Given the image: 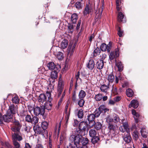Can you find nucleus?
<instances>
[{
    "mask_svg": "<svg viewBox=\"0 0 148 148\" xmlns=\"http://www.w3.org/2000/svg\"><path fill=\"white\" fill-rule=\"evenodd\" d=\"M18 108L16 106L13 104H11L7 110L6 114L10 118H12L14 115L17 112Z\"/></svg>",
    "mask_w": 148,
    "mask_h": 148,
    "instance_id": "obj_1",
    "label": "nucleus"
},
{
    "mask_svg": "<svg viewBox=\"0 0 148 148\" xmlns=\"http://www.w3.org/2000/svg\"><path fill=\"white\" fill-rule=\"evenodd\" d=\"M51 94L50 92H48L47 93V96L48 97V99L45 102V105L44 106V107L45 111V109L49 110H51L52 108V104L51 102L52 100V98L51 97Z\"/></svg>",
    "mask_w": 148,
    "mask_h": 148,
    "instance_id": "obj_2",
    "label": "nucleus"
},
{
    "mask_svg": "<svg viewBox=\"0 0 148 148\" xmlns=\"http://www.w3.org/2000/svg\"><path fill=\"white\" fill-rule=\"evenodd\" d=\"M13 126L11 127V130L14 132L19 133L22 126L21 124L17 120L14 119L13 121Z\"/></svg>",
    "mask_w": 148,
    "mask_h": 148,
    "instance_id": "obj_3",
    "label": "nucleus"
},
{
    "mask_svg": "<svg viewBox=\"0 0 148 148\" xmlns=\"http://www.w3.org/2000/svg\"><path fill=\"white\" fill-rule=\"evenodd\" d=\"M82 138L79 134H72L71 135L69 138L70 140L75 144L79 145L81 143V141Z\"/></svg>",
    "mask_w": 148,
    "mask_h": 148,
    "instance_id": "obj_4",
    "label": "nucleus"
},
{
    "mask_svg": "<svg viewBox=\"0 0 148 148\" xmlns=\"http://www.w3.org/2000/svg\"><path fill=\"white\" fill-rule=\"evenodd\" d=\"M33 110L34 114V115L37 116L39 114L42 116L45 114V109L44 106H40V107L37 106L32 108Z\"/></svg>",
    "mask_w": 148,
    "mask_h": 148,
    "instance_id": "obj_5",
    "label": "nucleus"
},
{
    "mask_svg": "<svg viewBox=\"0 0 148 148\" xmlns=\"http://www.w3.org/2000/svg\"><path fill=\"white\" fill-rule=\"evenodd\" d=\"M19 133L15 132L12 135L13 144L14 146L21 145L17 141H20L23 139L22 137L19 135Z\"/></svg>",
    "mask_w": 148,
    "mask_h": 148,
    "instance_id": "obj_6",
    "label": "nucleus"
},
{
    "mask_svg": "<svg viewBox=\"0 0 148 148\" xmlns=\"http://www.w3.org/2000/svg\"><path fill=\"white\" fill-rule=\"evenodd\" d=\"M64 86V82L62 79L61 77H60L59 79L57 87V91L58 94V97L61 95Z\"/></svg>",
    "mask_w": 148,
    "mask_h": 148,
    "instance_id": "obj_7",
    "label": "nucleus"
},
{
    "mask_svg": "<svg viewBox=\"0 0 148 148\" xmlns=\"http://www.w3.org/2000/svg\"><path fill=\"white\" fill-rule=\"evenodd\" d=\"M119 49L118 47L115 49L114 51H111L109 56V58L110 61H112L114 59L116 60L119 55Z\"/></svg>",
    "mask_w": 148,
    "mask_h": 148,
    "instance_id": "obj_8",
    "label": "nucleus"
},
{
    "mask_svg": "<svg viewBox=\"0 0 148 148\" xmlns=\"http://www.w3.org/2000/svg\"><path fill=\"white\" fill-rule=\"evenodd\" d=\"M112 44L110 42L107 45L105 43H102L100 49L102 51H107L108 52H110L111 49Z\"/></svg>",
    "mask_w": 148,
    "mask_h": 148,
    "instance_id": "obj_9",
    "label": "nucleus"
},
{
    "mask_svg": "<svg viewBox=\"0 0 148 148\" xmlns=\"http://www.w3.org/2000/svg\"><path fill=\"white\" fill-rule=\"evenodd\" d=\"M60 66L58 65L56 68V69L53 71H52L51 73V79H55L58 77V73L59 72L60 69Z\"/></svg>",
    "mask_w": 148,
    "mask_h": 148,
    "instance_id": "obj_10",
    "label": "nucleus"
},
{
    "mask_svg": "<svg viewBox=\"0 0 148 148\" xmlns=\"http://www.w3.org/2000/svg\"><path fill=\"white\" fill-rule=\"evenodd\" d=\"M93 11L92 7L90 4H86L85 8L83 11V13L84 16L90 14Z\"/></svg>",
    "mask_w": 148,
    "mask_h": 148,
    "instance_id": "obj_11",
    "label": "nucleus"
},
{
    "mask_svg": "<svg viewBox=\"0 0 148 148\" xmlns=\"http://www.w3.org/2000/svg\"><path fill=\"white\" fill-rule=\"evenodd\" d=\"M77 43V42L75 41L73 45H71L70 44L69 45L67 49L69 52V54L70 56L72 55L74 52Z\"/></svg>",
    "mask_w": 148,
    "mask_h": 148,
    "instance_id": "obj_12",
    "label": "nucleus"
},
{
    "mask_svg": "<svg viewBox=\"0 0 148 148\" xmlns=\"http://www.w3.org/2000/svg\"><path fill=\"white\" fill-rule=\"evenodd\" d=\"M80 145L84 148H87L89 140L87 138L82 137L81 138Z\"/></svg>",
    "mask_w": 148,
    "mask_h": 148,
    "instance_id": "obj_13",
    "label": "nucleus"
},
{
    "mask_svg": "<svg viewBox=\"0 0 148 148\" xmlns=\"http://www.w3.org/2000/svg\"><path fill=\"white\" fill-rule=\"evenodd\" d=\"M48 92H47L46 93V96L44 94H41L40 95L38 98L39 102L43 103L46 101H47V98H48V97L47 96V93Z\"/></svg>",
    "mask_w": 148,
    "mask_h": 148,
    "instance_id": "obj_14",
    "label": "nucleus"
},
{
    "mask_svg": "<svg viewBox=\"0 0 148 148\" xmlns=\"http://www.w3.org/2000/svg\"><path fill=\"white\" fill-rule=\"evenodd\" d=\"M123 139L125 142L129 143L131 142L132 140L130 132H125L123 136Z\"/></svg>",
    "mask_w": 148,
    "mask_h": 148,
    "instance_id": "obj_15",
    "label": "nucleus"
},
{
    "mask_svg": "<svg viewBox=\"0 0 148 148\" xmlns=\"http://www.w3.org/2000/svg\"><path fill=\"white\" fill-rule=\"evenodd\" d=\"M88 124L87 121H82L79 124L78 129L86 130L88 127Z\"/></svg>",
    "mask_w": 148,
    "mask_h": 148,
    "instance_id": "obj_16",
    "label": "nucleus"
},
{
    "mask_svg": "<svg viewBox=\"0 0 148 148\" xmlns=\"http://www.w3.org/2000/svg\"><path fill=\"white\" fill-rule=\"evenodd\" d=\"M117 128V126L115 124L112 123L108 124V129L110 132H115Z\"/></svg>",
    "mask_w": 148,
    "mask_h": 148,
    "instance_id": "obj_17",
    "label": "nucleus"
},
{
    "mask_svg": "<svg viewBox=\"0 0 148 148\" xmlns=\"http://www.w3.org/2000/svg\"><path fill=\"white\" fill-rule=\"evenodd\" d=\"M138 106V101L136 100H133L131 101L130 104L129 105V107L130 108L132 107L134 108H136Z\"/></svg>",
    "mask_w": 148,
    "mask_h": 148,
    "instance_id": "obj_18",
    "label": "nucleus"
},
{
    "mask_svg": "<svg viewBox=\"0 0 148 148\" xmlns=\"http://www.w3.org/2000/svg\"><path fill=\"white\" fill-rule=\"evenodd\" d=\"M116 65L118 69V71L119 72H121L123 69L124 66L122 63L120 61L118 60L117 61L115 60Z\"/></svg>",
    "mask_w": 148,
    "mask_h": 148,
    "instance_id": "obj_19",
    "label": "nucleus"
},
{
    "mask_svg": "<svg viewBox=\"0 0 148 148\" xmlns=\"http://www.w3.org/2000/svg\"><path fill=\"white\" fill-rule=\"evenodd\" d=\"M109 83H108V85L105 84H102L100 86V89L101 92L105 93L106 94L108 93V90L109 88Z\"/></svg>",
    "mask_w": 148,
    "mask_h": 148,
    "instance_id": "obj_20",
    "label": "nucleus"
},
{
    "mask_svg": "<svg viewBox=\"0 0 148 148\" xmlns=\"http://www.w3.org/2000/svg\"><path fill=\"white\" fill-rule=\"evenodd\" d=\"M90 126V125H89ZM93 125L94 126V128L97 130H99L102 128V124L100 122H97L96 123L95 122L92 123L91 126H90V127H92Z\"/></svg>",
    "mask_w": 148,
    "mask_h": 148,
    "instance_id": "obj_21",
    "label": "nucleus"
},
{
    "mask_svg": "<svg viewBox=\"0 0 148 148\" xmlns=\"http://www.w3.org/2000/svg\"><path fill=\"white\" fill-rule=\"evenodd\" d=\"M87 120L89 122V124H90L91 123H95V116L94 114H88L87 116Z\"/></svg>",
    "mask_w": 148,
    "mask_h": 148,
    "instance_id": "obj_22",
    "label": "nucleus"
},
{
    "mask_svg": "<svg viewBox=\"0 0 148 148\" xmlns=\"http://www.w3.org/2000/svg\"><path fill=\"white\" fill-rule=\"evenodd\" d=\"M34 130L36 134H42V130L41 127L38 125H36L33 127Z\"/></svg>",
    "mask_w": 148,
    "mask_h": 148,
    "instance_id": "obj_23",
    "label": "nucleus"
},
{
    "mask_svg": "<svg viewBox=\"0 0 148 148\" xmlns=\"http://www.w3.org/2000/svg\"><path fill=\"white\" fill-rule=\"evenodd\" d=\"M97 68L101 70L103 68L104 66V62L101 60H99L96 64Z\"/></svg>",
    "mask_w": 148,
    "mask_h": 148,
    "instance_id": "obj_24",
    "label": "nucleus"
},
{
    "mask_svg": "<svg viewBox=\"0 0 148 148\" xmlns=\"http://www.w3.org/2000/svg\"><path fill=\"white\" fill-rule=\"evenodd\" d=\"M123 1L122 0L116 1V8L118 12L120 11L121 7L123 5Z\"/></svg>",
    "mask_w": 148,
    "mask_h": 148,
    "instance_id": "obj_25",
    "label": "nucleus"
},
{
    "mask_svg": "<svg viewBox=\"0 0 148 148\" xmlns=\"http://www.w3.org/2000/svg\"><path fill=\"white\" fill-rule=\"evenodd\" d=\"M95 65L94 61L92 59L90 60L87 65V67L90 70L94 68Z\"/></svg>",
    "mask_w": 148,
    "mask_h": 148,
    "instance_id": "obj_26",
    "label": "nucleus"
},
{
    "mask_svg": "<svg viewBox=\"0 0 148 148\" xmlns=\"http://www.w3.org/2000/svg\"><path fill=\"white\" fill-rule=\"evenodd\" d=\"M61 126V121L59 123H56L54 128V133L56 134L57 132V135H59Z\"/></svg>",
    "mask_w": 148,
    "mask_h": 148,
    "instance_id": "obj_27",
    "label": "nucleus"
},
{
    "mask_svg": "<svg viewBox=\"0 0 148 148\" xmlns=\"http://www.w3.org/2000/svg\"><path fill=\"white\" fill-rule=\"evenodd\" d=\"M58 65V64L56 65L54 62H51L48 64L47 66L49 70H55L56 68Z\"/></svg>",
    "mask_w": 148,
    "mask_h": 148,
    "instance_id": "obj_28",
    "label": "nucleus"
},
{
    "mask_svg": "<svg viewBox=\"0 0 148 148\" xmlns=\"http://www.w3.org/2000/svg\"><path fill=\"white\" fill-rule=\"evenodd\" d=\"M68 41L67 40H64L62 41L60 45V47L62 49L66 48L68 45Z\"/></svg>",
    "mask_w": 148,
    "mask_h": 148,
    "instance_id": "obj_29",
    "label": "nucleus"
},
{
    "mask_svg": "<svg viewBox=\"0 0 148 148\" xmlns=\"http://www.w3.org/2000/svg\"><path fill=\"white\" fill-rule=\"evenodd\" d=\"M124 15L122 12H119L117 16V21L120 23L123 21V19L124 18Z\"/></svg>",
    "mask_w": 148,
    "mask_h": 148,
    "instance_id": "obj_30",
    "label": "nucleus"
},
{
    "mask_svg": "<svg viewBox=\"0 0 148 148\" xmlns=\"http://www.w3.org/2000/svg\"><path fill=\"white\" fill-rule=\"evenodd\" d=\"M98 109H99L101 113H105L107 111H108L109 110V109L106 108L105 106L104 105L100 106L99 107Z\"/></svg>",
    "mask_w": 148,
    "mask_h": 148,
    "instance_id": "obj_31",
    "label": "nucleus"
},
{
    "mask_svg": "<svg viewBox=\"0 0 148 148\" xmlns=\"http://www.w3.org/2000/svg\"><path fill=\"white\" fill-rule=\"evenodd\" d=\"M107 79L109 82L108 83H109L110 84V83H112L114 81V76L113 75L112 73H111L108 75Z\"/></svg>",
    "mask_w": 148,
    "mask_h": 148,
    "instance_id": "obj_32",
    "label": "nucleus"
},
{
    "mask_svg": "<svg viewBox=\"0 0 148 148\" xmlns=\"http://www.w3.org/2000/svg\"><path fill=\"white\" fill-rule=\"evenodd\" d=\"M77 18L78 16L77 14L76 13H74L71 16V21L73 23L75 24L76 23Z\"/></svg>",
    "mask_w": 148,
    "mask_h": 148,
    "instance_id": "obj_33",
    "label": "nucleus"
},
{
    "mask_svg": "<svg viewBox=\"0 0 148 148\" xmlns=\"http://www.w3.org/2000/svg\"><path fill=\"white\" fill-rule=\"evenodd\" d=\"M91 141L92 143L94 144L98 143V141L100 140V138L99 136H96L92 137Z\"/></svg>",
    "mask_w": 148,
    "mask_h": 148,
    "instance_id": "obj_34",
    "label": "nucleus"
},
{
    "mask_svg": "<svg viewBox=\"0 0 148 148\" xmlns=\"http://www.w3.org/2000/svg\"><path fill=\"white\" fill-rule=\"evenodd\" d=\"M126 93L127 97H132L134 95V92L130 88H128L126 90Z\"/></svg>",
    "mask_w": 148,
    "mask_h": 148,
    "instance_id": "obj_35",
    "label": "nucleus"
},
{
    "mask_svg": "<svg viewBox=\"0 0 148 148\" xmlns=\"http://www.w3.org/2000/svg\"><path fill=\"white\" fill-rule=\"evenodd\" d=\"M32 116V121H31V123L32 124L36 125L38 123L39 119L36 116Z\"/></svg>",
    "mask_w": 148,
    "mask_h": 148,
    "instance_id": "obj_36",
    "label": "nucleus"
},
{
    "mask_svg": "<svg viewBox=\"0 0 148 148\" xmlns=\"http://www.w3.org/2000/svg\"><path fill=\"white\" fill-rule=\"evenodd\" d=\"M76 130L79 133V134H79L80 135V136H81L82 138L83 137V136L86 135L85 131L86 130H80L79 129H76Z\"/></svg>",
    "mask_w": 148,
    "mask_h": 148,
    "instance_id": "obj_37",
    "label": "nucleus"
},
{
    "mask_svg": "<svg viewBox=\"0 0 148 148\" xmlns=\"http://www.w3.org/2000/svg\"><path fill=\"white\" fill-rule=\"evenodd\" d=\"M2 117L3 120L5 122H10V119L12 118H10V116H9L7 114L3 115Z\"/></svg>",
    "mask_w": 148,
    "mask_h": 148,
    "instance_id": "obj_38",
    "label": "nucleus"
},
{
    "mask_svg": "<svg viewBox=\"0 0 148 148\" xmlns=\"http://www.w3.org/2000/svg\"><path fill=\"white\" fill-rule=\"evenodd\" d=\"M86 93L83 90H81L78 95V97L79 99H83L86 95Z\"/></svg>",
    "mask_w": 148,
    "mask_h": 148,
    "instance_id": "obj_39",
    "label": "nucleus"
},
{
    "mask_svg": "<svg viewBox=\"0 0 148 148\" xmlns=\"http://www.w3.org/2000/svg\"><path fill=\"white\" fill-rule=\"evenodd\" d=\"M68 104H66L65 107V112L66 114V116L69 117L70 113L71 108H70L69 109V110L68 111Z\"/></svg>",
    "mask_w": 148,
    "mask_h": 148,
    "instance_id": "obj_40",
    "label": "nucleus"
},
{
    "mask_svg": "<svg viewBox=\"0 0 148 148\" xmlns=\"http://www.w3.org/2000/svg\"><path fill=\"white\" fill-rule=\"evenodd\" d=\"M89 136L91 137L97 136V133L95 130L91 129L89 131Z\"/></svg>",
    "mask_w": 148,
    "mask_h": 148,
    "instance_id": "obj_41",
    "label": "nucleus"
},
{
    "mask_svg": "<svg viewBox=\"0 0 148 148\" xmlns=\"http://www.w3.org/2000/svg\"><path fill=\"white\" fill-rule=\"evenodd\" d=\"M82 4L80 2H76L74 5V6L77 10L81 9L82 8Z\"/></svg>",
    "mask_w": 148,
    "mask_h": 148,
    "instance_id": "obj_42",
    "label": "nucleus"
},
{
    "mask_svg": "<svg viewBox=\"0 0 148 148\" xmlns=\"http://www.w3.org/2000/svg\"><path fill=\"white\" fill-rule=\"evenodd\" d=\"M12 101L13 103L15 104H17L19 103V99L17 95H15L14 97H13Z\"/></svg>",
    "mask_w": 148,
    "mask_h": 148,
    "instance_id": "obj_43",
    "label": "nucleus"
},
{
    "mask_svg": "<svg viewBox=\"0 0 148 148\" xmlns=\"http://www.w3.org/2000/svg\"><path fill=\"white\" fill-rule=\"evenodd\" d=\"M103 11V8H100L99 9L98 12L96 14L95 17L97 19H98L100 18Z\"/></svg>",
    "mask_w": 148,
    "mask_h": 148,
    "instance_id": "obj_44",
    "label": "nucleus"
},
{
    "mask_svg": "<svg viewBox=\"0 0 148 148\" xmlns=\"http://www.w3.org/2000/svg\"><path fill=\"white\" fill-rule=\"evenodd\" d=\"M118 29L117 30L118 31V34L120 37H121L123 35V31L121 28L119 26L117 27Z\"/></svg>",
    "mask_w": 148,
    "mask_h": 148,
    "instance_id": "obj_45",
    "label": "nucleus"
},
{
    "mask_svg": "<svg viewBox=\"0 0 148 148\" xmlns=\"http://www.w3.org/2000/svg\"><path fill=\"white\" fill-rule=\"evenodd\" d=\"M77 116L79 119H82L84 116L83 111L82 109L79 110L78 112Z\"/></svg>",
    "mask_w": 148,
    "mask_h": 148,
    "instance_id": "obj_46",
    "label": "nucleus"
},
{
    "mask_svg": "<svg viewBox=\"0 0 148 148\" xmlns=\"http://www.w3.org/2000/svg\"><path fill=\"white\" fill-rule=\"evenodd\" d=\"M78 145L72 142L71 143H69V145L67 146L66 148H77Z\"/></svg>",
    "mask_w": 148,
    "mask_h": 148,
    "instance_id": "obj_47",
    "label": "nucleus"
},
{
    "mask_svg": "<svg viewBox=\"0 0 148 148\" xmlns=\"http://www.w3.org/2000/svg\"><path fill=\"white\" fill-rule=\"evenodd\" d=\"M41 126L44 130L47 129L48 126V124L46 121L42 122Z\"/></svg>",
    "mask_w": 148,
    "mask_h": 148,
    "instance_id": "obj_48",
    "label": "nucleus"
},
{
    "mask_svg": "<svg viewBox=\"0 0 148 148\" xmlns=\"http://www.w3.org/2000/svg\"><path fill=\"white\" fill-rule=\"evenodd\" d=\"M57 57L59 60L62 59L64 58L63 53L61 52H58L57 54Z\"/></svg>",
    "mask_w": 148,
    "mask_h": 148,
    "instance_id": "obj_49",
    "label": "nucleus"
},
{
    "mask_svg": "<svg viewBox=\"0 0 148 148\" xmlns=\"http://www.w3.org/2000/svg\"><path fill=\"white\" fill-rule=\"evenodd\" d=\"M102 98V95L101 94L99 93L96 95L95 98L96 99V100L97 101H99L101 100Z\"/></svg>",
    "mask_w": 148,
    "mask_h": 148,
    "instance_id": "obj_50",
    "label": "nucleus"
},
{
    "mask_svg": "<svg viewBox=\"0 0 148 148\" xmlns=\"http://www.w3.org/2000/svg\"><path fill=\"white\" fill-rule=\"evenodd\" d=\"M101 113V112L98 108L96 109L93 114H94V115L96 117H98L99 116Z\"/></svg>",
    "mask_w": 148,
    "mask_h": 148,
    "instance_id": "obj_51",
    "label": "nucleus"
},
{
    "mask_svg": "<svg viewBox=\"0 0 148 148\" xmlns=\"http://www.w3.org/2000/svg\"><path fill=\"white\" fill-rule=\"evenodd\" d=\"M121 126L126 130V132H130V129L129 128L128 124L127 123H123V126Z\"/></svg>",
    "mask_w": 148,
    "mask_h": 148,
    "instance_id": "obj_52",
    "label": "nucleus"
},
{
    "mask_svg": "<svg viewBox=\"0 0 148 148\" xmlns=\"http://www.w3.org/2000/svg\"><path fill=\"white\" fill-rule=\"evenodd\" d=\"M112 91L114 95H116L118 94V92L117 88L116 86L114 85H113L112 86Z\"/></svg>",
    "mask_w": 148,
    "mask_h": 148,
    "instance_id": "obj_53",
    "label": "nucleus"
},
{
    "mask_svg": "<svg viewBox=\"0 0 148 148\" xmlns=\"http://www.w3.org/2000/svg\"><path fill=\"white\" fill-rule=\"evenodd\" d=\"M113 119L114 123H117L120 121V118L119 116L117 115H115V116H114Z\"/></svg>",
    "mask_w": 148,
    "mask_h": 148,
    "instance_id": "obj_54",
    "label": "nucleus"
},
{
    "mask_svg": "<svg viewBox=\"0 0 148 148\" xmlns=\"http://www.w3.org/2000/svg\"><path fill=\"white\" fill-rule=\"evenodd\" d=\"M106 121L108 125L113 123L114 122L113 118L110 117V116H108L106 118Z\"/></svg>",
    "mask_w": 148,
    "mask_h": 148,
    "instance_id": "obj_55",
    "label": "nucleus"
},
{
    "mask_svg": "<svg viewBox=\"0 0 148 148\" xmlns=\"http://www.w3.org/2000/svg\"><path fill=\"white\" fill-rule=\"evenodd\" d=\"M101 52L100 49L98 47L94 50V55L95 56H96L97 55L99 54Z\"/></svg>",
    "mask_w": 148,
    "mask_h": 148,
    "instance_id": "obj_56",
    "label": "nucleus"
},
{
    "mask_svg": "<svg viewBox=\"0 0 148 148\" xmlns=\"http://www.w3.org/2000/svg\"><path fill=\"white\" fill-rule=\"evenodd\" d=\"M80 99L78 101V104L79 107H82L84 105L85 101L83 99Z\"/></svg>",
    "mask_w": 148,
    "mask_h": 148,
    "instance_id": "obj_57",
    "label": "nucleus"
},
{
    "mask_svg": "<svg viewBox=\"0 0 148 148\" xmlns=\"http://www.w3.org/2000/svg\"><path fill=\"white\" fill-rule=\"evenodd\" d=\"M138 133L137 131H134L133 133L134 138L136 140L138 138Z\"/></svg>",
    "mask_w": 148,
    "mask_h": 148,
    "instance_id": "obj_58",
    "label": "nucleus"
},
{
    "mask_svg": "<svg viewBox=\"0 0 148 148\" xmlns=\"http://www.w3.org/2000/svg\"><path fill=\"white\" fill-rule=\"evenodd\" d=\"M32 118L30 115L27 114L25 117V121L31 123Z\"/></svg>",
    "mask_w": 148,
    "mask_h": 148,
    "instance_id": "obj_59",
    "label": "nucleus"
},
{
    "mask_svg": "<svg viewBox=\"0 0 148 148\" xmlns=\"http://www.w3.org/2000/svg\"><path fill=\"white\" fill-rule=\"evenodd\" d=\"M79 71H78L77 74L75 75V77L76 79V81L75 82V88L76 89L77 88V81H78V78H79Z\"/></svg>",
    "mask_w": 148,
    "mask_h": 148,
    "instance_id": "obj_60",
    "label": "nucleus"
},
{
    "mask_svg": "<svg viewBox=\"0 0 148 148\" xmlns=\"http://www.w3.org/2000/svg\"><path fill=\"white\" fill-rule=\"evenodd\" d=\"M140 115L138 113H136V115L134 116V117L136 122H138L139 120Z\"/></svg>",
    "mask_w": 148,
    "mask_h": 148,
    "instance_id": "obj_61",
    "label": "nucleus"
},
{
    "mask_svg": "<svg viewBox=\"0 0 148 148\" xmlns=\"http://www.w3.org/2000/svg\"><path fill=\"white\" fill-rule=\"evenodd\" d=\"M27 114V111L24 110H21L20 112V116L22 117H24L26 116Z\"/></svg>",
    "mask_w": 148,
    "mask_h": 148,
    "instance_id": "obj_62",
    "label": "nucleus"
},
{
    "mask_svg": "<svg viewBox=\"0 0 148 148\" xmlns=\"http://www.w3.org/2000/svg\"><path fill=\"white\" fill-rule=\"evenodd\" d=\"M82 22V21L81 19H79L78 22V23L76 27V29L77 30H78L80 27V26L81 25V23Z\"/></svg>",
    "mask_w": 148,
    "mask_h": 148,
    "instance_id": "obj_63",
    "label": "nucleus"
},
{
    "mask_svg": "<svg viewBox=\"0 0 148 148\" xmlns=\"http://www.w3.org/2000/svg\"><path fill=\"white\" fill-rule=\"evenodd\" d=\"M68 28L69 30V32H70L71 33H72L73 31V26L72 25L69 26L68 27Z\"/></svg>",
    "mask_w": 148,
    "mask_h": 148,
    "instance_id": "obj_64",
    "label": "nucleus"
}]
</instances>
